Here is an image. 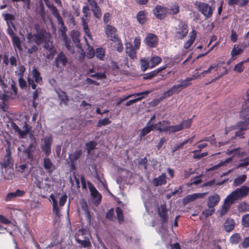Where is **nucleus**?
Instances as JSON below:
<instances>
[{"label":"nucleus","instance_id":"nucleus-5","mask_svg":"<svg viewBox=\"0 0 249 249\" xmlns=\"http://www.w3.org/2000/svg\"><path fill=\"white\" fill-rule=\"evenodd\" d=\"M249 193V187L242 186L240 188L236 189L228 195V198L231 197L233 201L240 199L241 197L246 196Z\"/></svg>","mask_w":249,"mask_h":249},{"label":"nucleus","instance_id":"nucleus-22","mask_svg":"<svg viewBox=\"0 0 249 249\" xmlns=\"http://www.w3.org/2000/svg\"><path fill=\"white\" fill-rule=\"evenodd\" d=\"M196 36V32L193 30L190 33L189 39L184 42L183 47L185 49H188L194 42Z\"/></svg>","mask_w":249,"mask_h":249},{"label":"nucleus","instance_id":"nucleus-23","mask_svg":"<svg viewBox=\"0 0 249 249\" xmlns=\"http://www.w3.org/2000/svg\"><path fill=\"white\" fill-rule=\"evenodd\" d=\"M2 62L6 66L8 65L9 62L12 66H17V58L14 56H11L9 59L8 56L6 54H4L2 58Z\"/></svg>","mask_w":249,"mask_h":249},{"label":"nucleus","instance_id":"nucleus-56","mask_svg":"<svg viewBox=\"0 0 249 249\" xmlns=\"http://www.w3.org/2000/svg\"><path fill=\"white\" fill-rule=\"evenodd\" d=\"M215 212V209L214 208H209L204 210L202 212V214L206 217H208L212 215Z\"/></svg>","mask_w":249,"mask_h":249},{"label":"nucleus","instance_id":"nucleus-61","mask_svg":"<svg viewBox=\"0 0 249 249\" xmlns=\"http://www.w3.org/2000/svg\"><path fill=\"white\" fill-rule=\"evenodd\" d=\"M244 61L240 62L238 64H236L234 68V71L236 72H241L244 70V66H243Z\"/></svg>","mask_w":249,"mask_h":249},{"label":"nucleus","instance_id":"nucleus-10","mask_svg":"<svg viewBox=\"0 0 249 249\" xmlns=\"http://www.w3.org/2000/svg\"><path fill=\"white\" fill-rule=\"evenodd\" d=\"M105 33L108 38L113 42H117L119 41L118 36L115 35L117 32L116 28L110 25H107L105 29Z\"/></svg>","mask_w":249,"mask_h":249},{"label":"nucleus","instance_id":"nucleus-54","mask_svg":"<svg viewBox=\"0 0 249 249\" xmlns=\"http://www.w3.org/2000/svg\"><path fill=\"white\" fill-rule=\"evenodd\" d=\"M151 92V90H146L145 91L142 92H138L136 94H133V95L139 96L137 99H139V101L142 100V99L145 98V96H147L148 94H149Z\"/></svg>","mask_w":249,"mask_h":249},{"label":"nucleus","instance_id":"nucleus-44","mask_svg":"<svg viewBox=\"0 0 249 249\" xmlns=\"http://www.w3.org/2000/svg\"><path fill=\"white\" fill-rule=\"evenodd\" d=\"M247 176L246 175H241L234 179L233 184L235 186H239L242 184L246 180Z\"/></svg>","mask_w":249,"mask_h":249},{"label":"nucleus","instance_id":"nucleus-14","mask_svg":"<svg viewBox=\"0 0 249 249\" xmlns=\"http://www.w3.org/2000/svg\"><path fill=\"white\" fill-rule=\"evenodd\" d=\"M182 89H183L181 87L180 84L175 85L167 91H166L163 93V98H167L173 94H178Z\"/></svg>","mask_w":249,"mask_h":249},{"label":"nucleus","instance_id":"nucleus-11","mask_svg":"<svg viewBox=\"0 0 249 249\" xmlns=\"http://www.w3.org/2000/svg\"><path fill=\"white\" fill-rule=\"evenodd\" d=\"M153 11L156 18L159 19H164L168 13V10L165 7L159 5H156Z\"/></svg>","mask_w":249,"mask_h":249},{"label":"nucleus","instance_id":"nucleus-47","mask_svg":"<svg viewBox=\"0 0 249 249\" xmlns=\"http://www.w3.org/2000/svg\"><path fill=\"white\" fill-rule=\"evenodd\" d=\"M91 10L93 12L95 17H96L98 19L101 18L102 17V12L98 5L97 6H95V7H93V8H91Z\"/></svg>","mask_w":249,"mask_h":249},{"label":"nucleus","instance_id":"nucleus-20","mask_svg":"<svg viewBox=\"0 0 249 249\" xmlns=\"http://www.w3.org/2000/svg\"><path fill=\"white\" fill-rule=\"evenodd\" d=\"M159 132H169V133H174L182 130V127L181 126V125L179 124L178 125H169L165 127L164 129H161L160 128L159 129Z\"/></svg>","mask_w":249,"mask_h":249},{"label":"nucleus","instance_id":"nucleus-45","mask_svg":"<svg viewBox=\"0 0 249 249\" xmlns=\"http://www.w3.org/2000/svg\"><path fill=\"white\" fill-rule=\"evenodd\" d=\"M239 47V45H235L234 47L232 48V50L231 52V57L233 58V59L234 58H233L235 56H236L237 55H239L241 54L243 51V50L241 48H238Z\"/></svg>","mask_w":249,"mask_h":249},{"label":"nucleus","instance_id":"nucleus-53","mask_svg":"<svg viewBox=\"0 0 249 249\" xmlns=\"http://www.w3.org/2000/svg\"><path fill=\"white\" fill-rule=\"evenodd\" d=\"M242 225L244 227H249V213L246 214L242 218Z\"/></svg>","mask_w":249,"mask_h":249},{"label":"nucleus","instance_id":"nucleus-30","mask_svg":"<svg viewBox=\"0 0 249 249\" xmlns=\"http://www.w3.org/2000/svg\"><path fill=\"white\" fill-rule=\"evenodd\" d=\"M249 117L247 118L244 121H240L236 123V128H239L241 130H247L249 129Z\"/></svg>","mask_w":249,"mask_h":249},{"label":"nucleus","instance_id":"nucleus-34","mask_svg":"<svg viewBox=\"0 0 249 249\" xmlns=\"http://www.w3.org/2000/svg\"><path fill=\"white\" fill-rule=\"evenodd\" d=\"M33 78L35 82L39 85H42L43 81L42 78L40 76L39 71L36 69H34L32 71Z\"/></svg>","mask_w":249,"mask_h":249},{"label":"nucleus","instance_id":"nucleus-35","mask_svg":"<svg viewBox=\"0 0 249 249\" xmlns=\"http://www.w3.org/2000/svg\"><path fill=\"white\" fill-rule=\"evenodd\" d=\"M81 20L85 34L89 39H90L91 40H93L87 22L86 21L84 18H81Z\"/></svg>","mask_w":249,"mask_h":249},{"label":"nucleus","instance_id":"nucleus-25","mask_svg":"<svg viewBox=\"0 0 249 249\" xmlns=\"http://www.w3.org/2000/svg\"><path fill=\"white\" fill-rule=\"evenodd\" d=\"M95 55L100 60H103L105 55V49L101 47L97 48L96 49L95 52H94V51H92V53L89 57L92 58Z\"/></svg>","mask_w":249,"mask_h":249},{"label":"nucleus","instance_id":"nucleus-55","mask_svg":"<svg viewBox=\"0 0 249 249\" xmlns=\"http://www.w3.org/2000/svg\"><path fill=\"white\" fill-rule=\"evenodd\" d=\"M89 76L92 78H95L96 79H104L106 78V75L104 72L103 73H95L94 74H91Z\"/></svg>","mask_w":249,"mask_h":249},{"label":"nucleus","instance_id":"nucleus-4","mask_svg":"<svg viewBox=\"0 0 249 249\" xmlns=\"http://www.w3.org/2000/svg\"><path fill=\"white\" fill-rule=\"evenodd\" d=\"M195 5L197 9L206 18H210L212 17L213 15V10L212 7L208 3L196 1L195 3Z\"/></svg>","mask_w":249,"mask_h":249},{"label":"nucleus","instance_id":"nucleus-59","mask_svg":"<svg viewBox=\"0 0 249 249\" xmlns=\"http://www.w3.org/2000/svg\"><path fill=\"white\" fill-rule=\"evenodd\" d=\"M18 72L16 71V75L19 77H23L24 73L25 71V67L23 65H20L18 67Z\"/></svg>","mask_w":249,"mask_h":249},{"label":"nucleus","instance_id":"nucleus-37","mask_svg":"<svg viewBox=\"0 0 249 249\" xmlns=\"http://www.w3.org/2000/svg\"><path fill=\"white\" fill-rule=\"evenodd\" d=\"M82 154L81 149H77L73 153L69 155V158L71 161L78 160Z\"/></svg>","mask_w":249,"mask_h":249},{"label":"nucleus","instance_id":"nucleus-39","mask_svg":"<svg viewBox=\"0 0 249 249\" xmlns=\"http://www.w3.org/2000/svg\"><path fill=\"white\" fill-rule=\"evenodd\" d=\"M23 130H21L20 129L18 131V133L19 134V137L20 138H24L26 136L27 134L29 133L30 130V129L29 128L28 124L25 123L23 126Z\"/></svg>","mask_w":249,"mask_h":249},{"label":"nucleus","instance_id":"nucleus-24","mask_svg":"<svg viewBox=\"0 0 249 249\" xmlns=\"http://www.w3.org/2000/svg\"><path fill=\"white\" fill-rule=\"evenodd\" d=\"M166 183V177L165 173L162 174L158 178H154L153 180V184L155 186H160Z\"/></svg>","mask_w":249,"mask_h":249},{"label":"nucleus","instance_id":"nucleus-8","mask_svg":"<svg viewBox=\"0 0 249 249\" xmlns=\"http://www.w3.org/2000/svg\"><path fill=\"white\" fill-rule=\"evenodd\" d=\"M44 2L46 6L51 11L53 15L56 18L59 24L63 25L64 22L57 8L53 3H51L49 0H47Z\"/></svg>","mask_w":249,"mask_h":249},{"label":"nucleus","instance_id":"nucleus-60","mask_svg":"<svg viewBox=\"0 0 249 249\" xmlns=\"http://www.w3.org/2000/svg\"><path fill=\"white\" fill-rule=\"evenodd\" d=\"M18 84L21 89H25L27 87V82L23 79V77H19Z\"/></svg>","mask_w":249,"mask_h":249},{"label":"nucleus","instance_id":"nucleus-17","mask_svg":"<svg viewBox=\"0 0 249 249\" xmlns=\"http://www.w3.org/2000/svg\"><path fill=\"white\" fill-rule=\"evenodd\" d=\"M234 202L233 200L231 198H228V196L226 198L224 204L222 206L220 215L221 216L224 215L230 209L231 205Z\"/></svg>","mask_w":249,"mask_h":249},{"label":"nucleus","instance_id":"nucleus-28","mask_svg":"<svg viewBox=\"0 0 249 249\" xmlns=\"http://www.w3.org/2000/svg\"><path fill=\"white\" fill-rule=\"evenodd\" d=\"M235 223L233 219L228 218L224 223V229L227 232L232 231L235 228Z\"/></svg>","mask_w":249,"mask_h":249},{"label":"nucleus","instance_id":"nucleus-19","mask_svg":"<svg viewBox=\"0 0 249 249\" xmlns=\"http://www.w3.org/2000/svg\"><path fill=\"white\" fill-rule=\"evenodd\" d=\"M136 50L137 49L133 47V45L131 43H127L125 46L126 53L131 59L136 58Z\"/></svg>","mask_w":249,"mask_h":249},{"label":"nucleus","instance_id":"nucleus-58","mask_svg":"<svg viewBox=\"0 0 249 249\" xmlns=\"http://www.w3.org/2000/svg\"><path fill=\"white\" fill-rule=\"evenodd\" d=\"M249 206L245 202H241L238 206L239 212H246L248 210Z\"/></svg>","mask_w":249,"mask_h":249},{"label":"nucleus","instance_id":"nucleus-9","mask_svg":"<svg viewBox=\"0 0 249 249\" xmlns=\"http://www.w3.org/2000/svg\"><path fill=\"white\" fill-rule=\"evenodd\" d=\"M158 214L160 218L162 225L168 222L169 216L165 204L161 205L160 207L158 209Z\"/></svg>","mask_w":249,"mask_h":249},{"label":"nucleus","instance_id":"nucleus-48","mask_svg":"<svg viewBox=\"0 0 249 249\" xmlns=\"http://www.w3.org/2000/svg\"><path fill=\"white\" fill-rule=\"evenodd\" d=\"M192 123V119H187L186 120H183L179 124V125H181V126L182 127V130L184 129L188 128L190 127L191 124Z\"/></svg>","mask_w":249,"mask_h":249},{"label":"nucleus","instance_id":"nucleus-46","mask_svg":"<svg viewBox=\"0 0 249 249\" xmlns=\"http://www.w3.org/2000/svg\"><path fill=\"white\" fill-rule=\"evenodd\" d=\"M209 142L212 145H216V142L214 137V135L213 134L210 137H206L200 140L199 142Z\"/></svg>","mask_w":249,"mask_h":249},{"label":"nucleus","instance_id":"nucleus-27","mask_svg":"<svg viewBox=\"0 0 249 249\" xmlns=\"http://www.w3.org/2000/svg\"><path fill=\"white\" fill-rule=\"evenodd\" d=\"M76 241L82 247L84 248H89L91 246L89 239V236H84L83 239L76 238Z\"/></svg>","mask_w":249,"mask_h":249},{"label":"nucleus","instance_id":"nucleus-7","mask_svg":"<svg viewBox=\"0 0 249 249\" xmlns=\"http://www.w3.org/2000/svg\"><path fill=\"white\" fill-rule=\"evenodd\" d=\"M36 150V142H32L23 151V153L26 158L28 159L30 161H33L35 160V154Z\"/></svg>","mask_w":249,"mask_h":249},{"label":"nucleus","instance_id":"nucleus-41","mask_svg":"<svg viewBox=\"0 0 249 249\" xmlns=\"http://www.w3.org/2000/svg\"><path fill=\"white\" fill-rule=\"evenodd\" d=\"M117 217L119 224H122L124 221V215L122 210L119 207L116 208Z\"/></svg>","mask_w":249,"mask_h":249},{"label":"nucleus","instance_id":"nucleus-42","mask_svg":"<svg viewBox=\"0 0 249 249\" xmlns=\"http://www.w3.org/2000/svg\"><path fill=\"white\" fill-rule=\"evenodd\" d=\"M162 61L161 58L158 56H154L151 58L150 59V63H151V68H153L155 67L157 65L161 63Z\"/></svg>","mask_w":249,"mask_h":249},{"label":"nucleus","instance_id":"nucleus-18","mask_svg":"<svg viewBox=\"0 0 249 249\" xmlns=\"http://www.w3.org/2000/svg\"><path fill=\"white\" fill-rule=\"evenodd\" d=\"M207 194V193H194L192 195L187 196L184 198L183 200L185 203H189L196 200V199L203 198Z\"/></svg>","mask_w":249,"mask_h":249},{"label":"nucleus","instance_id":"nucleus-50","mask_svg":"<svg viewBox=\"0 0 249 249\" xmlns=\"http://www.w3.org/2000/svg\"><path fill=\"white\" fill-rule=\"evenodd\" d=\"M149 67V61L145 59H143L141 60V67L142 71H145Z\"/></svg>","mask_w":249,"mask_h":249},{"label":"nucleus","instance_id":"nucleus-15","mask_svg":"<svg viewBox=\"0 0 249 249\" xmlns=\"http://www.w3.org/2000/svg\"><path fill=\"white\" fill-rule=\"evenodd\" d=\"M220 200V196L217 194H214L208 197L207 206L209 208H214Z\"/></svg>","mask_w":249,"mask_h":249},{"label":"nucleus","instance_id":"nucleus-6","mask_svg":"<svg viewBox=\"0 0 249 249\" xmlns=\"http://www.w3.org/2000/svg\"><path fill=\"white\" fill-rule=\"evenodd\" d=\"M68 61V59L67 57L64 52L62 51L59 52L57 55L53 64V66H55L56 68L61 70L67 65Z\"/></svg>","mask_w":249,"mask_h":249},{"label":"nucleus","instance_id":"nucleus-32","mask_svg":"<svg viewBox=\"0 0 249 249\" xmlns=\"http://www.w3.org/2000/svg\"><path fill=\"white\" fill-rule=\"evenodd\" d=\"M147 13L144 10L139 11L137 15L136 18L139 23L141 24H143L146 23Z\"/></svg>","mask_w":249,"mask_h":249},{"label":"nucleus","instance_id":"nucleus-36","mask_svg":"<svg viewBox=\"0 0 249 249\" xmlns=\"http://www.w3.org/2000/svg\"><path fill=\"white\" fill-rule=\"evenodd\" d=\"M13 47L18 49L19 51L22 50L21 41L19 37L16 35L11 38Z\"/></svg>","mask_w":249,"mask_h":249},{"label":"nucleus","instance_id":"nucleus-51","mask_svg":"<svg viewBox=\"0 0 249 249\" xmlns=\"http://www.w3.org/2000/svg\"><path fill=\"white\" fill-rule=\"evenodd\" d=\"M79 33L77 31L73 32V35L72 36V40L74 43L75 45L77 47H79L80 43Z\"/></svg>","mask_w":249,"mask_h":249},{"label":"nucleus","instance_id":"nucleus-62","mask_svg":"<svg viewBox=\"0 0 249 249\" xmlns=\"http://www.w3.org/2000/svg\"><path fill=\"white\" fill-rule=\"evenodd\" d=\"M42 151L45 154L46 157H49L51 153V147L42 145L41 146Z\"/></svg>","mask_w":249,"mask_h":249},{"label":"nucleus","instance_id":"nucleus-1","mask_svg":"<svg viewBox=\"0 0 249 249\" xmlns=\"http://www.w3.org/2000/svg\"><path fill=\"white\" fill-rule=\"evenodd\" d=\"M14 160L11 157V153L9 148L6 150V154L3 158L0 159V166L1 169L10 170L8 175H4V178L7 179H12L14 176L13 172Z\"/></svg>","mask_w":249,"mask_h":249},{"label":"nucleus","instance_id":"nucleus-26","mask_svg":"<svg viewBox=\"0 0 249 249\" xmlns=\"http://www.w3.org/2000/svg\"><path fill=\"white\" fill-rule=\"evenodd\" d=\"M89 190L90 192L91 196L94 198H98L99 201L101 200L102 196L99 194V192L93 186V185L89 181L88 182Z\"/></svg>","mask_w":249,"mask_h":249},{"label":"nucleus","instance_id":"nucleus-43","mask_svg":"<svg viewBox=\"0 0 249 249\" xmlns=\"http://www.w3.org/2000/svg\"><path fill=\"white\" fill-rule=\"evenodd\" d=\"M97 144V142L93 141H90L86 143V148L88 154H90L91 151L96 148Z\"/></svg>","mask_w":249,"mask_h":249},{"label":"nucleus","instance_id":"nucleus-31","mask_svg":"<svg viewBox=\"0 0 249 249\" xmlns=\"http://www.w3.org/2000/svg\"><path fill=\"white\" fill-rule=\"evenodd\" d=\"M3 19L6 21L7 25H11L12 27L16 30V26L13 22V21L15 19V16L10 14L6 13L2 15Z\"/></svg>","mask_w":249,"mask_h":249},{"label":"nucleus","instance_id":"nucleus-57","mask_svg":"<svg viewBox=\"0 0 249 249\" xmlns=\"http://www.w3.org/2000/svg\"><path fill=\"white\" fill-rule=\"evenodd\" d=\"M156 75V72H155V71L154 70L149 73L144 74L143 79L144 80H150Z\"/></svg>","mask_w":249,"mask_h":249},{"label":"nucleus","instance_id":"nucleus-33","mask_svg":"<svg viewBox=\"0 0 249 249\" xmlns=\"http://www.w3.org/2000/svg\"><path fill=\"white\" fill-rule=\"evenodd\" d=\"M58 97L61 101V103H63L65 105H68L69 101V98L65 91H62L61 89H58L57 91Z\"/></svg>","mask_w":249,"mask_h":249},{"label":"nucleus","instance_id":"nucleus-3","mask_svg":"<svg viewBox=\"0 0 249 249\" xmlns=\"http://www.w3.org/2000/svg\"><path fill=\"white\" fill-rule=\"evenodd\" d=\"M35 29L36 33L34 34L33 41L37 45H40L46 39L48 33L44 29L41 28L38 24H35Z\"/></svg>","mask_w":249,"mask_h":249},{"label":"nucleus","instance_id":"nucleus-52","mask_svg":"<svg viewBox=\"0 0 249 249\" xmlns=\"http://www.w3.org/2000/svg\"><path fill=\"white\" fill-rule=\"evenodd\" d=\"M111 121L108 118H106L103 119L99 120L97 123V126L101 127L110 124Z\"/></svg>","mask_w":249,"mask_h":249},{"label":"nucleus","instance_id":"nucleus-21","mask_svg":"<svg viewBox=\"0 0 249 249\" xmlns=\"http://www.w3.org/2000/svg\"><path fill=\"white\" fill-rule=\"evenodd\" d=\"M51 197L53 201V213L55 215V220H57L59 219L61 214L60 212V209L58 208V204H57V201L54 197L53 195H52L51 196Z\"/></svg>","mask_w":249,"mask_h":249},{"label":"nucleus","instance_id":"nucleus-29","mask_svg":"<svg viewBox=\"0 0 249 249\" xmlns=\"http://www.w3.org/2000/svg\"><path fill=\"white\" fill-rule=\"evenodd\" d=\"M245 115H249V99H246L242 105V109L240 112V118H243Z\"/></svg>","mask_w":249,"mask_h":249},{"label":"nucleus","instance_id":"nucleus-64","mask_svg":"<svg viewBox=\"0 0 249 249\" xmlns=\"http://www.w3.org/2000/svg\"><path fill=\"white\" fill-rule=\"evenodd\" d=\"M114 216V209L113 208L109 210L106 213V217L109 221H112Z\"/></svg>","mask_w":249,"mask_h":249},{"label":"nucleus","instance_id":"nucleus-40","mask_svg":"<svg viewBox=\"0 0 249 249\" xmlns=\"http://www.w3.org/2000/svg\"><path fill=\"white\" fill-rule=\"evenodd\" d=\"M241 240V236L240 233H235L232 234L230 238V242L232 244H237Z\"/></svg>","mask_w":249,"mask_h":249},{"label":"nucleus","instance_id":"nucleus-2","mask_svg":"<svg viewBox=\"0 0 249 249\" xmlns=\"http://www.w3.org/2000/svg\"><path fill=\"white\" fill-rule=\"evenodd\" d=\"M189 31L187 24L182 20H179L178 26L176 28L174 34L175 37L178 39H183L185 37Z\"/></svg>","mask_w":249,"mask_h":249},{"label":"nucleus","instance_id":"nucleus-12","mask_svg":"<svg viewBox=\"0 0 249 249\" xmlns=\"http://www.w3.org/2000/svg\"><path fill=\"white\" fill-rule=\"evenodd\" d=\"M145 44L150 48H155L158 43V37L157 35L152 33H148L144 40Z\"/></svg>","mask_w":249,"mask_h":249},{"label":"nucleus","instance_id":"nucleus-49","mask_svg":"<svg viewBox=\"0 0 249 249\" xmlns=\"http://www.w3.org/2000/svg\"><path fill=\"white\" fill-rule=\"evenodd\" d=\"M170 11L169 13L172 15H176L179 13V7L178 4L176 3L173 5H171L169 8Z\"/></svg>","mask_w":249,"mask_h":249},{"label":"nucleus","instance_id":"nucleus-38","mask_svg":"<svg viewBox=\"0 0 249 249\" xmlns=\"http://www.w3.org/2000/svg\"><path fill=\"white\" fill-rule=\"evenodd\" d=\"M153 130V125H147L143 127L140 133V137L142 139Z\"/></svg>","mask_w":249,"mask_h":249},{"label":"nucleus","instance_id":"nucleus-16","mask_svg":"<svg viewBox=\"0 0 249 249\" xmlns=\"http://www.w3.org/2000/svg\"><path fill=\"white\" fill-rule=\"evenodd\" d=\"M48 157H46L43 159V167L48 174H51L55 170V166Z\"/></svg>","mask_w":249,"mask_h":249},{"label":"nucleus","instance_id":"nucleus-63","mask_svg":"<svg viewBox=\"0 0 249 249\" xmlns=\"http://www.w3.org/2000/svg\"><path fill=\"white\" fill-rule=\"evenodd\" d=\"M181 87L184 89L188 87L189 86L191 85V83L190 81V79H188L187 77L185 80H183L181 81V83L179 84Z\"/></svg>","mask_w":249,"mask_h":249},{"label":"nucleus","instance_id":"nucleus-13","mask_svg":"<svg viewBox=\"0 0 249 249\" xmlns=\"http://www.w3.org/2000/svg\"><path fill=\"white\" fill-rule=\"evenodd\" d=\"M25 194V192L19 189L16 190L15 192L8 193L4 197V200L6 202L13 201L16 200L17 197L23 196Z\"/></svg>","mask_w":249,"mask_h":249}]
</instances>
